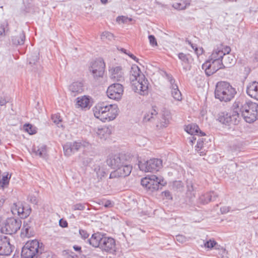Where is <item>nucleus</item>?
I'll list each match as a JSON object with an SVG mask.
<instances>
[{
	"label": "nucleus",
	"mask_w": 258,
	"mask_h": 258,
	"mask_svg": "<svg viewBox=\"0 0 258 258\" xmlns=\"http://www.w3.org/2000/svg\"><path fill=\"white\" fill-rule=\"evenodd\" d=\"M130 81L135 92L145 95L148 93L149 82L137 66H133L130 71Z\"/></svg>",
	"instance_id": "f257e3e1"
},
{
	"label": "nucleus",
	"mask_w": 258,
	"mask_h": 258,
	"mask_svg": "<svg viewBox=\"0 0 258 258\" xmlns=\"http://www.w3.org/2000/svg\"><path fill=\"white\" fill-rule=\"evenodd\" d=\"M94 116L103 122L114 120L118 114V108L116 104L105 105L104 103L98 104L94 108Z\"/></svg>",
	"instance_id": "f03ea898"
},
{
	"label": "nucleus",
	"mask_w": 258,
	"mask_h": 258,
	"mask_svg": "<svg viewBox=\"0 0 258 258\" xmlns=\"http://www.w3.org/2000/svg\"><path fill=\"white\" fill-rule=\"evenodd\" d=\"M236 93L235 89L229 83L219 82L216 86L215 96L221 101L228 102L234 97Z\"/></svg>",
	"instance_id": "7ed1b4c3"
},
{
	"label": "nucleus",
	"mask_w": 258,
	"mask_h": 258,
	"mask_svg": "<svg viewBox=\"0 0 258 258\" xmlns=\"http://www.w3.org/2000/svg\"><path fill=\"white\" fill-rule=\"evenodd\" d=\"M43 244L37 239L27 241L21 251L22 258H37L44 250Z\"/></svg>",
	"instance_id": "20e7f679"
},
{
	"label": "nucleus",
	"mask_w": 258,
	"mask_h": 258,
	"mask_svg": "<svg viewBox=\"0 0 258 258\" xmlns=\"http://www.w3.org/2000/svg\"><path fill=\"white\" fill-rule=\"evenodd\" d=\"M131 157L129 155L123 153L110 155L108 156L106 162L107 165L113 169H124L130 167L131 172L133 167L131 165Z\"/></svg>",
	"instance_id": "39448f33"
},
{
	"label": "nucleus",
	"mask_w": 258,
	"mask_h": 258,
	"mask_svg": "<svg viewBox=\"0 0 258 258\" xmlns=\"http://www.w3.org/2000/svg\"><path fill=\"white\" fill-rule=\"evenodd\" d=\"M90 148L91 144L85 141L69 142L63 146L64 154L67 156H70L81 149L83 150V153L85 154L86 151Z\"/></svg>",
	"instance_id": "423d86ee"
},
{
	"label": "nucleus",
	"mask_w": 258,
	"mask_h": 258,
	"mask_svg": "<svg viewBox=\"0 0 258 258\" xmlns=\"http://www.w3.org/2000/svg\"><path fill=\"white\" fill-rule=\"evenodd\" d=\"M138 166L142 171L157 172L162 167V160L158 158H152L147 161H139Z\"/></svg>",
	"instance_id": "0eeeda50"
},
{
	"label": "nucleus",
	"mask_w": 258,
	"mask_h": 258,
	"mask_svg": "<svg viewBox=\"0 0 258 258\" xmlns=\"http://www.w3.org/2000/svg\"><path fill=\"white\" fill-rule=\"evenodd\" d=\"M232 109L237 111L239 116L247 111H253L257 109L258 104L250 101L247 102L243 99H236L232 106Z\"/></svg>",
	"instance_id": "6e6552de"
},
{
	"label": "nucleus",
	"mask_w": 258,
	"mask_h": 258,
	"mask_svg": "<svg viewBox=\"0 0 258 258\" xmlns=\"http://www.w3.org/2000/svg\"><path fill=\"white\" fill-rule=\"evenodd\" d=\"M240 118V116L237 113V111L234 110V109H232V111L229 113L226 112H220L217 116V120L222 124L227 125L238 124Z\"/></svg>",
	"instance_id": "1a4fd4ad"
},
{
	"label": "nucleus",
	"mask_w": 258,
	"mask_h": 258,
	"mask_svg": "<svg viewBox=\"0 0 258 258\" xmlns=\"http://www.w3.org/2000/svg\"><path fill=\"white\" fill-rule=\"evenodd\" d=\"M22 224L21 220L15 218H8L1 229V232L6 234H13L20 229Z\"/></svg>",
	"instance_id": "9d476101"
},
{
	"label": "nucleus",
	"mask_w": 258,
	"mask_h": 258,
	"mask_svg": "<svg viewBox=\"0 0 258 258\" xmlns=\"http://www.w3.org/2000/svg\"><path fill=\"white\" fill-rule=\"evenodd\" d=\"M11 211L14 215H18L21 218L28 217L31 213V208L28 204L24 205L21 202L15 203L11 206Z\"/></svg>",
	"instance_id": "9b49d317"
},
{
	"label": "nucleus",
	"mask_w": 258,
	"mask_h": 258,
	"mask_svg": "<svg viewBox=\"0 0 258 258\" xmlns=\"http://www.w3.org/2000/svg\"><path fill=\"white\" fill-rule=\"evenodd\" d=\"M224 68L222 60H208L202 65V69L205 70V73L210 76L220 69Z\"/></svg>",
	"instance_id": "f8f14e48"
},
{
	"label": "nucleus",
	"mask_w": 258,
	"mask_h": 258,
	"mask_svg": "<svg viewBox=\"0 0 258 258\" xmlns=\"http://www.w3.org/2000/svg\"><path fill=\"white\" fill-rule=\"evenodd\" d=\"M123 93V87L119 83H114L110 85L106 91L107 96L113 100L121 99Z\"/></svg>",
	"instance_id": "ddd939ff"
},
{
	"label": "nucleus",
	"mask_w": 258,
	"mask_h": 258,
	"mask_svg": "<svg viewBox=\"0 0 258 258\" xmlns=\"http://www.w3.org/2000/svg\"><path fill=\"white\" fill-rule=\"evenodd\" d=\"M105 64L102 58H99L95 61L90 69L95 79L102 78L104 73Z\"/></svg>",
	"instance_id": "4468645a"
},
{
	"label": "nucleus",
	"mask_w": 258,
	"mask_h": 258,
	"mask_svg": "<svg viewBox=\"0 0 258 258\" xmlns=\"http://www.w3.org/2000/svg\"><path fill=\"white\" fill-rule=\"evenodd\" d=\"M230 51L231 48L229 46L224 45L222 43L220 44L214 48L208 60H222L225 53H229Z\"/></svg>",
	"instance_id": "2eb2a0df"
},
{
	"label": "nucleus",
	"mask_w": 258,
	"mask_h": 258,
	"mask_svg": "<svg viewBox=\"0 0 258 258\" xmlns=\"http://www.w3.org/2000/svg\"><path fill=\"white\" fill-rule=\"evenodd\" d=\"M102 251L114 254L116 251V242L114 238L105 235L100 245Z\"/></svg>",
	"instance_id": "dca6fc26"
},
{
	"label": "nucleus",
	"mask_w": 258,
	"mask_h": 258,
	"mask_svg": "<svg viewBox=\"0 0 258 258\" xmlns=\"http://www.w3.org/2000/svg\"><path fill=\"white\" fill-rule=\"evenodd\" d=\"M12 252L10 239L6 236H0V255H9Z\"/></svg>",
	"instance_id": "f3484780"
},
{
	"label": "nucleus",
	"mask_w": 258,
	"mask_h": 258,
	"mask_svg": "<svg viewBox=\"0 0 258 258\" xmlns=\"http://www.w3.org/2000/svg\"><path fill=\"white\" fill-rule=\"evenodd\" d=\"M110 78L113 81L122 82L124 81L123 73L121 67H112L109 70Z\"/></svg>",
	"instance_id": "a211bd4d"
},
{
	"label": "nucleus",
	"mask_w": 258,
	"mask_h": 258,
	"mask_svg": "<svg viewBox=\"0 0 258 258\" xmlns=\"http://www.w3.org/2000/svg\"><path fill=\"white\" fill-rule=\"evenodd\" d=\"M150 183L148 189L150 190L151 191H153L161 188L162 186L166 184V182L164 181L163 179H161L156 175H152Z\"/></svg>",
	"instance_id": "6ab92c4d"
},
{
	"label": "nucleus",
	"mask_w": 258,
	"mask_h": 258,
	"mask_svg": "<svg viewBox=\"0 0 258 258\" xmlns=\"http://www.w3.org/2000/svg\"><path fill=\"white\" fill-rule=\"evenodd\" d=\"M105 234H103L100 232H97L92 234L88 241L90 245L94 247H99L100 248L101 244L105 236Z\"/></svg>",
	"instance_id": "aec40b11"
},
{
	"label": "nucleus",
	"mask_w": 258,
	"mask_h": 258,
	"mask_svg": "<svg viewBox=\"0 0 258 258\" xmlns=\"http://www.w3.org/2000/svg\"><path fill=\"white\" fill-rule=\"evenodd\" d=\"M246 93L251 98L258 100V82L249 83L246 87Z\"/></svg>",
	"instance_id": "412c9836"
},
{
	"label": "nucleus",
	"mask_w": 258,
	"mask_h": 258,
	"mask_svg": "<svg viewBox=\"0 0 258 258\" xmlns=\"http://www.w3.org/2000/svg\"><path fill=\"white\" fill-rule=\"evenodd\" d=\"M69 89L71 95L75 97L83 91L84 85L81 82H75L69 86Z\"/></svg>",
	"instance_id": "4be33fe9"
},
{
	"label": "nucleus",
	"mask_w": 258,
	"mask_h": 258,
	"mask_svg": "<svg viewBox=\"0 0 258 258\" xmlns=\"http://www.w3.org/2000/svg\"><path fill=\"white\" fill-rule=\"evenodd\" d=\"M131 174L130 167H127L124 169H116L115 170L111 172L109 178H115L120 177H125Z\"/></svg>",
	"instance_id": "5701e85b"
},
{
	"label": "nucleus",
	"mask_w": 258,
	"mask_h": 258,
	"mask_svg": "<svg viewBox=\"0 0 258 258\" xmlns=\"http://www.w3.org/2000/svg\"><path fill=\"white\" fill-rule=\"evenodd\" d=\"M217 197V194L214 191H211L200 196L199 198V202L203 205L207 204L211 201H215Z\"/></svg>",
	"instance_id": "b1692460"
},
{
	"label": "nucleus",
	"mask_w": 258,
	"mask_h": 258,
	"mask_svg": "<svg viewBox=\"0 0 258 258\" xmlns=\"http://www.w3.org/2000/svg\"><path fill=\"white\" fill-rule=\"evenodd\" d=\"M91 99V98L90 96L86 95L78 97L77 105L82 108L89 109L92 106Z\"/></svg>",
	"instance_id": "393cba45"
},
{
	"label": "nucleus",
	"mask_w": 258,
	"mask_h": 258,
	"mask_svg": "<svg viewBox=\"0 0 258 258\" xmlns=\"http://www.w3.org/2000/svg\"><path fill=\"white\" fill-rule=\"evenodd\" d=\"M222 61L224 68H228L234 65L236 62V59L235 56L232 54H230L229 52V53H225Z\"/></svg>",
	"instance_id": "a878e982"
},
{
	"label": "nucleus",
	"mask_w": 258,
	"mask_h": 258,
	"mask_svg": "<svg viewBox=\"0 0 258 258\" xmlns=\"http://www.w3.org/2000/svg\"><path fill=\"white\" fill-rule=\"evenodd\" d=\"M189 54H185L182 52H180L178 54V57L182 62L183 69L185 71L190 70L191 66L189 64Z\"/></svg>",
	"instance_id": "bb28decb"
},
{
	"label": "nucleus",
	"mask_w": 258,
	"mask_h": 258,
	"mask_svg": "<svg viewBox=\"0 0 258 258\" xmlns=\"http://www.w3.org/2000/svg\"><path fill=\"white\" fill-rule=\"evenodd\" d=\"M156 106L153 107L148 112H146L143 117V121L144 122H147L149 121H152L155 119L156 117L158 112L156 110Z\"/></svg>",
	"instance_id": "cd10ccee"
},
{
	"label": "nucleus",
	"mask_w": 258,
	"mask_h": 258,
	"mask_svg": "<svg viewBox=\"0 0 258 258\" xmlns=\"http://www.w3.org/2000/svg\"><path fill=\"white\" fill-rule=\"evenodd\" d=\"M257 115V109L254 110L253 111H247V113H244L241 114V116L243 117L245 121L248 123L253 122L256 119Z\"/></svg>",
	"instance_id": "c85d7f7f"
},
{
	"label": "nucleus",
	"mask_w": 258,
	"mask_h": 258,
	"mask_svg": "<svg viewBox=\"0 0 258 258\" xmlns=\"http://www.w3.org/2000/svg\"><path fill=\"white\" fill-rule=\"evenodd\" d=\"M25 41V34L23 31H22L18 35L13 36L12 42L15 45H22L24 44Z\"/></svg>",
	"instance_id": "c756f323"
},
{
	"label": "nucleus",
	"mask_w": 258,
	"mask_h": 258,
	"mask_svg": "<svg viewBox=\"0 0 258 258\" xmlns=\"http://www.w3.org/2000/svg\"><path fill=\"white\" fill-rule=\"evenodd\" d=\"M185 130L187 133L191 135H192L194 134H198L199 133L201 136L205 135L204 133L200 131L199 126L195 124L187 125L186 126Z\"/></svg>",
	"instance_id": "7c9ffc66"
},
{
	"label": "nucleus",
	"mask_w": 258,
	"mask_h": 258,
	"mask_svg": "<svg viewBox=\"0 0 258 258\" xmlns=\"http://www.w3.org/2000/svg\"><path fill=\"white\" fill-rule=\"evenodd\" d=\"M33 152L35 153L36 155L39 156L40 157L46 159L47 158L46 146L42 145L37 148H34Z\"/></svg>",
	"instance_id": "2f4dec72"
},
{
	"label": "nucleus",
	"mask_w": 258,
	"mask_h": 258,
	"mask_svg": "<svg viewBox=\"0 0 258 258\" xmlns=\"http://www.w3.org/2000/svg\"><path fill=\"white\" fill-rule=\"evenodd\" d=\"M111 130L106 126H104L101 128H98L96 134L100 139H107L111 134Z\"/></svg>",
	"instance_id": "473e14b6"
},
{
	"label": "nucleus",
	"mask_w": 258,
	"mask_h": 258,
	"mask_svg": "<svg viewBox=\"0 0 258 258\" xmlns=\"http://www.w3.org/2000/svg\"><path fill=\"white\" fill-rule=\"evenodd\" d=\"M171 94L172 97L175 100L177 101H180L182 99V95L180 91L178 88V86L176 84H173L171 86Z\"/></svg>",
	"instance_id": "72a5a7b5"
},
{
	"label": "nucleus",
	"mask_w": 258,
	"mask_h": 258,
	"mask_svg": "<svg viewBox=\"0 0 258 258\" xmlns=\"http://www.w3.org/2000/svg\"><path fill=\"white\" fill-rule=\"evenodd\" d=\"M33 231L29 224L24 222L22 229L21 235L25 237H29L33 235Z\"/></svg>",
	"instance_id": "f704fd0d"
},
{
	"label": "nucleus",
	"mask_w": 258,
	"mask_h": 258,
	"mask_svg": "<svg viewBox=\"0 0 258 258\" xmlns=\"http://www.w3.org/2000/svg\"><path fill=\"white\" fill-rule=\"evenodd\" d=\"M9 31V23L8 21L0 24V40L4 38L6 33Z\"/></svg>",
	"instance_id": "c9c22d12"
},
{
	"label": "nucleus",
	"mask_w": 258,
	"mask_h": 258,
	"mask_svg": "<svg viewBox=\"0 0 258 258\" xmlns=\"http://www.w3.org/2000/svg\"><path fill=\"white\" fill-rule=\"evenodd\" d=\"M24 128L25 131L30 135H34L37 133V128L31 124H25Z\"/></svg>",
	"instance_id": "e433bc0d"
},
{
	"label": "nucleus",
	"mask_w": 258,
	"mask_h": 258,
	"mask_svg": "<svg viewBox=\"0 0 258 258\" xmlns=\"http://www.w3.org/2000/svg\"><path fill=\"white\" fill-rule=\"evenodd\" d=\"M101 39L104 41H111L114 39V35L112 33L108 32L105 31L102 33L101 35Z\"/></svg>",
	"instance_id": "4c0bfd02"
},
{
	"label": "nucleus",
	"mask_w": 258,
	"mask_h": 258,
	"mask_svg": "<svg viewBox=\"0 0 258 258\" xmlns=\"http://www.w3.org/2000/svg\"><path fill=\"white\" fill-rule=\"evenodd\" d=\"M96 174L98 179H102V177L107 176V173L104 168H99L96 171Z\"/></svg>",
	"instance_id": "58836bf2"
},
{
	"label": "nucleus",
	"mask_w": 258,
	"mask_h": 258,
	"mask_svg": "<svg viewBox=\"0 0 258 258\" xmlns=\"http://www.w3.org/2000/svg\"><path fill=\"white\" fill-rule=\"evenodd\" d=\"M37 258H55V256L51 252L45 251L44 250L41 252V254L37 256Z\"/></svg>",
	"instance_id": "ea45409f"
},
{
	"label": "nucleus",
	"mask_w": 258,
	"mask_h": 258,
	"mask_svg": "<svg viewBox=\"0 0 258 258\" xmlns=\"http://www.w3.org/2000/svg\"><path fill=\"white\" fill-rule=\"evenodd\" d=\"M85 205L86 204L77 203L72 206V209L73 211H83L85 209Z\"/></svg>",
	"instance_id": "a19ab883"
},
{
	"label": "nucleus",
	"mask_w": 258,
	"mask_h": 258,
	"mask_svg": "<svg viewBox=\"0 0 258 258\" xmlns=\"http://www.w3.org/2000/svg\"><path fill=\"white\" fill-rule=\"evenodd\" d=\"M217 245V242L213 239H210L209 240L207 241L204 244V245L206 247L210 249L213 248L215 246Z\"/></svg>",
	"instance_id": "79ce46f5"
},
{
	"label": "nucleus",
	"mask_w": 258,
	"mask_h": 258,
	"mask_svg": "<svg viewBox=\"0 0 258 258\" xmlns=\"http://www.w3.org/2000/svg\"><path fill=\"white\" fill-rule=\"evenodd\" d=\"M8 176H9V174H7L6 175L3 176L2 178H1V180L2 182V184L3 185V186H4L5 188L7 187V186L8 185V184L9 183V180L11 178V175H10L9 177H8Z\"/></svg>",
	"instance_id": "37998d69"
},
{
	"label": "nucleus",
	"mask_w": 258,
	"mask_h": 258,
	"mask_svg": "<svg viewBox=\"0 0 258 258\" xmlns=\"http://www.w3.org/2000/svg\"><path fill=\"white\" fill-rule=\"evenodd\" d=\"M151 179V176L150 177H145L141 180V184L143 186H144L147 189H148L149 185L150 184V182Z\"/></svg>",
	"instance_id": "c03bdc74"
},
{
	"label": "nucleus",
	"mask_w": 258,
	"mask_h": 258,
	"mask_svg": "<svg viewBox=\"0 0 258 258\" xmlns=\"http://www.w3.org/2000/svg\"><path fill=\"white\" fill-rule=\"evenodd\" d=\"M204 142L203 139L199 138L198 140L197 145L196 146V150L197 151L201 150L203 147Z\"/></svg>",
	"instance_id": "a18cd8bd"
},
{
	"label": "nucleus",
	"mask_w": 258,
	"mask_h": 258,
	"mask_svg": "<svg viewBox=\"0 0 258 258\" xmlns=\"http://www.w3.org/2000/svg\"><path fill=\"white\" fill-rule=\"evenodd\" d=\"M176 240L180 243H183L187 240L186 238L182 235H178L176 236Z\"/></svg>",
	"instance_id": "49530a36"
},
{
	"label": "nucleus",
	"mask_w": 258,
	"mask_h": 258,
	"mask_svg": "<svg viewBox=\"0 0 258 258\" xmlns=\"http://www.w3.org/2000/svg\"><path fill=\"white\" fill-rule=\"evenodd\" d=\"M165 75L166 79L168 80V81L170 82L171 86H172L173 84H175V80L173 78L171 74H168L166 72H165Z\"/></svg>",
	"instance_id": "de8ad7c7"
},
{
	"label": "nucleus",
	"mask_w": 258,
	"mask_h": 258,
	"mask_svg": "<svg viewBox=\"0 0 258 258\" xmlns=\"http://www.w3.org/2000/svg\"><path fill=\"white\" fill-rule=\"evenodd\" d=\"M51 119L53 122L56 124H58L61 121L60 116L57 114L52 115Z\"/></svg>",
	"instance_id": "09e8293b"
},
{
	"label": "nucleus",
	"mask_w": 258,
	"mask_h": 258,
	"mask_svg": "<svg viewBox=\"0 0 258 258\" xmlns=\"http://www.w3.org/2000/svg\"><path fill=\"white\" fill-rule=\"evenodd\" d=\"M79 234H80L81 237L84 239L88 238L89 234L88 233L87 231L83 229L79 230Z\"/></svg>",
	"instance_id": "8fccbe9b"
},
{
	"label": "nucleus",
	"mask_w": 258,
	"mask_h": 258,
	"mask_svg": "<svg viewBox=\"0 0 258 258\" xmlns=\"http://www.w3.org/2000/svg\"><path fill=\"white\" fill-rule=\"evenodd\" d=\"M150 43L152 46H155L157 45V43L156 41V39L154 35H150L148 37Z\"/></svg>",
	"instance_id": "3c124183"
},
{
	"label": "nucleus",
	"mask_w": 258,
	"mask_h": 258,
	"mask_svg": "<svg viewBox=\"0 0 258 258\" xmlns=\"http://www.w3.org/2000/svg\"><path fill=\"white\" fill-rule=\"evenodd\" d=\"M127 20H128L130 21H132V19H128V18L124 17V16H119L116 18L117 21H121L122 23H126L127 22Z\"/></svg>",
	"instance_id": "603ef678"
},
{
	"label": "nucleus",
	"mask_w": 258,
	"mask_h": 258,
	"mask_svg": "<svg viewBox=\"0 0 258 258\" xmlns=\"http://www.w3.org/2000/svg\"><path fill=\"white\" fill-rule=\"evenodd\" d=\"M28 199L29 200V201L32 204H37V198L35 196H34V195H30L29 197H28Z\"/></svg>",
	"instance_id": "864d4df0"
},
{
	"label": "nucleus",
	"mask_w": 258,
	"mask_h": 258,
	"mask_svg": "<svg viewBox=\"0 0 258 258\" xmlns=\"http://www.w3.org/2000/svg\"><path fill=\"white\" fill-rule=\"evenodd\" d=\"M59 225L60 227L62 228H66L68 226V223L66 220H64L62 219L59 220Z\"/></svg>",
	"instance_id": "5fc2aeb1"
},
{
	"label": "nucleus",
	"mask_w": 258,
	"mask_h": 258,
	"mask_svg": "<svg viewBox=\"0 0 258 258\" xmlns=\"http://www.w3.org/2000/svg\"><path fill=\"white\" fill-rule=\"evenodd\" d=\"M163 195L167 199H172V195L170 192L168 190L164 191L162 192Z\"/></svg>",
	"instance_id": "6e6d98bb"
},
{
	"label": "nucleus",
	"mask_w": 258,
	"mask_h": 258,
	"mask_svg": "<svg viewBox=\"0 0 258 258\" xmlns=\"http://www.w3.org/2000/svg\"><path fill=\"white\" fill-rule=\"evenodd\" d=\"M79 158L82 161L84 165H87L91 162V159L87 158L86 160L83 157L79 156Z\"/></svg>",
	"instance_id": "4d7b16f0"
},
{
	"label": "nucleus",
	"mask_w": 258,
	"mask_h": 258,
	"mask_svg": "<svg viewBox=\"0 0 258 258\" xmlns=\"http://www.w3.org/2000/svg\"><path fill=\"white\" fill-rule=\"evenodd\" d=\"M7 102H8V101L6 99V98L5 97L0 96V105L1 106L5 105Z\"/></svg>",
	"instance_id": "13d9d810"
},
{
	"label": "nucleus",
	"mask_w": 258,
	"mask_h": 258,
	"mask_svg": "<svg viewBox=\"0 0 258 258\" xmlns=\"http://www.w3.org/2000/svg\"><path fill=\"white\" fill-rule=\"evenodd\" d=\"M220 210L222 214H225L229 211V208L227 207H223L221 208Z\"/></svg>",
	"instance_id": "bf43d9fd"
},
{
	"label": "nucleus",
	"mask_w": 258,
	"mask_h": 258,
	"mask_svg": "<svg viewBox=\"0 0 258 258\" xmlns=\"http://www.w3.org/2000/svg\"><path fill=\"white\" fill-rule=\"evenodd\" d=\"M104 207H106V208H108V207H111L113 206V204L112 203H111V202L110 201H107L105 202V203H104Z\"/></svg>",
	"instance_id": "052dcab7"
},
{
	"label": "nucleus",
	"mask_w": 258,
	"mask_h": 258,
	"mask_svg": "<svg viewBox=\"0 0 258 258\" xmlns=\"http://www.w3.org/2000/svg\"><path fill=\"white\" fill-rule=\"evenodd\" d=\"M192 48L195 50V52L197 55H200L201 53H200L198 52V48L197 47V46L193 43L191 45H190Z\"/></svg>",
	"instance_id": "680f3d73"
},
{
	"label": "nucleus",
	"mask_w": 258,
	"mask_h": 258,
	"mask_svg": "<svg viewBox=\"0 0 258 258\" xmlns=\"http://www.w3.org/2000/svg\"><path fill=\"white\" fill-rule=\"evenodd\" d=\"M73 248L76 251H79L80 252H82V250H81L82 248L80 246L75 245L73 246Z\"/></svg>",
	"instance_id": "e2e57ef3"
},
{
	"label": "nucleus",
	"mask_w": 258,
	"mask_h": 258,
	"mask_svg": "<svg viewBox=\"0 0 258 258\" xmlns=\"http://www.w3.org/2000/svg\"><path fill=\"white\" fill-rule=\"evenodd\" d=\"M127 54L131 58H132L137 62L138 61L139 59L137 57H136L134 54L132 53H128Z\"/></svg>",
	"instance_id": "0e129e2a"
},
{
	"label": "nucleus",
	"mask_w": 258,
	"mask_h": 258,
	"mask_svg": "<svg viewBox=\"0 0 258 258\" xmlns=\"http://www.w3.org/2000/svg\"><path fill=\"white\" fill-rule=\"evenodd\" d=\"M189 140H190L189 141L191 143V144L192 145L194 144V143H195V141H196L197 138L196 137H195L194 136H191L190 138H189Z\"/></svg>",
	"instance_id": "69168bd1"
},
{
	"label": "nucleus",
	"mask_w": 258,
	"mask_h": 258,
	"mask_svg": "<svg viewBox=\"0 0 258 258\" xmlns=\"http://www.w3.org/2000/svg\"><path fill=\"white\" fill-rule=\"evenodd\" d=\"M186 43H187L188 44L190 45H192V43L191 42V41L189 40H186L185 41Z\"/></svg>",
	"instance_id": "338daca9"
},
{
	"label": "nucleus",
	"mask_w": 258,
	"mask_h": 258,
	"mask_svg": "<svg viewBox=\"0 0 258 258\" xmlns=\"http://www.w3.org/2000/svg\"><path fill=\"white\" fill-rule=\"evenodd\" d=\"M186 43H187L188 44L190 45H192V43L191 42V41L189 40H186L185 41Z\"/></svg>",
	"instance_id": "774afa93"
}]
</instances>
